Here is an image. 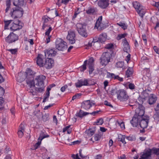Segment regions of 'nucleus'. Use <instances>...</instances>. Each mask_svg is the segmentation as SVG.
<instances>
[{
    "instance_id": "nucleus-2",
    "label": "nucleus",
    "mask_w": 159,
    "mask_h": 159,
    "mask_svg": "<svg viewBox=\"0 0 159 159\" xmlns=\"http://www.w3.org/2000/svg\"><path fill=\"white\" fill-rule=\"evenodd\" d=\"M35 74V72L30 68H28L24 74L21 73H19L16 77L17 81L21 83L25 80L27 85L31 88L32 86L34 85L33 80Z\"/></svg>"
},
{
    "instance_id": "nucleus-51",
    "label": "nucleus",
    "mask_w": 159,
    "mask_h": 159,
    "mask_svg": "<svg viewBox=\"0 0 159 159\" xmlns=\"http://www.w3.org/2000/svg\"><path fill=\"white\" fill-rule=\"evenodd\" d=\"M7 50L13 54H15L17 51V49H8Z\"/></svg>"
},
{
    "instance_id": "nucleus-33",
    "label": "nucleus",
    "mask_w": 159,
    "mask_h": 159,
    "mask_svg": "<svg viewBox=\"0 0 159 159\" xmlns=\"http://www.w3.org/2000/svg\"><path fill=\"white\" fill-rule=\"evenodd\" d=\"M44 85L37 86V87L35 88V90L39 93L43 92L44 90Z\"/></svg>"
},
{
    "instance_id": "nucleus-31",
    "label": "nucleus",
    "mask_w": 159,
    "mask_h": 159,
    "mask_svg": "<svg viewBox=\"0 0 159 159\" xmlns=\"http://www.w3.org/2000/svg\"><path fill=\"white\" fill-rule=\"evenodd\" d=\"M11 0H6V8L5 9L6 13H7L11 8Z\"/></svg>"
},
{
    "instance_id": "nucleus-63",
    "label": "nucleus",
    "mask_w": 159,
    "mask_h": 159,
    "mask_svg": "<svg viewBox=\"0 0 159 159\" xmlns=\"http://www.w3.org/2000/svg\"><path fill=\"white\" fill-rule=\"evenodd\" d=\"M18 134L19 137L20 138H22L23 135V131H22L20 130H19L18 132Z\"/></svg>"
},
{
    "instance_id": "nucleus-20",
    "label": "nucleus",
    "mask_w": 159,
    "mask_h": 159,
    "mask_svg": "<svg viewBox=\"0 0 159 159\" xmlns=\"http://www.w3.org/2000/svg\"><path fill=\"white\" fill-rule=\"evenodd\" d=\"M151 150L149 149L144 152L141 156V158L139 159H148L151 157Z\"/></svg>"
},
{
    "instance_id": "nucleus-11",
    "label": "nucleus",
    "mask_w": 159,
    "mask_h": 159,
    "mask_svg": "<svg viewBox=\"0 0 159 159\" xmlns=\"http://www.w3.org/2000/svg\"><path fill=\"white\" fill-rule=\"evenodd\" d=\"M22 24L18 20L13 21L10 25V29L15 31L21 29L23 27Z\"/></svg>"
},
{
    "instance_id": "nucleus-41",
    "label": "nucleus",
    "mask_w": 159,
    "mask_h": 159,
    "mask_svg": "<svg viewBox=\"0 0 159 159\" xmlns=\"http://www.w3.org/2000/svg\"><path fill=\"white\" fill-rule=\"evenodd\" d=\"M75 85L77 88H80L83 86L82 80H78L77 82L75 83Z\"/></svg>"
},
{
    "instance_id": "nucleus-17",
    "label": "nucleus",
    "mask_w": 159,
    "mask_h": 159,
    "mask_svg": "<svg viewBox=\"0 0 159 159\" xmlns=\"http://www.w3.org/2000/svg\"><path fill=\"white\" fill-rule=\"evenodd\" d=\"M157 100V97L154 94H151L149 97L148 102L150 105H152L155 103Z\"/></svg>"
},
{
    "instance_id": "nucleus-21",
    "label": "nucleus",
    "mask_w": 159,
    "mask_h": 159,
    "mask_svg": "<svg viewBox=\"0 0 159 159\" xmlns=\"http://www.w3.org/2000/svg\"><path fill=\"white\" fill-rule=\"evenodd\" d=\"M92 104L90 101L89 100L85 101L83 103L82 106L86 110L89 109L92 106Z\"/></svg>"
},
{
    "instance_id": "nucleus-44",
    "label": "nucleus",
    "mask_w": 159,
    "mask_h": 159,
    "mask_svg": "<svg viewBox=\"0 0 159 159\" xmlns=\"http://www.w3.org/2000/svg\"><path fill=\"white\" fill-rule=\"evenodd\" d=\"M89 66V73L90 75L91 74L93 70H94V65H88Z\"/></svg>"
},
{
    "instance_id": "nucleus-25",
    "label": "nucleus",
    "mask_w": 159,
    "mask_h": 159,
    "mask_svg": "<svg viewBox=\"0 0 159 159\" xmlns=\"http://www.w3.org/2000/svg\"><path fill=\"white\" fill-rule=\"evenodd\" d=\"M107 38V35L105 33H102L100 34L98 38L99 42L103 43L105 42Z\"/></svg>"
},
{
    "instance_id": "nucleus-29",
    "label": "nucleus",
    "mask_w": 159,
    "mask_h": 159,
    "mask_svg": "<svg viewBox=\"0 0 159 159\" xmlns=\"http://www.w3.org/2000/svg\"><path fill=\"white\" fill-rule=\"evenodd\" d=\"M133 73V70L132 67H129L126 71L125 76L128 78L131 76Z\"/></svg>"
},
{
    "instance_id": "nucleus-6",
    "label": "nucleus",
    "mask_w": 159,
    "mask_h": 159,
    "mask_svg": "<svg viewBox=\"0 0 159 159\" xmlns=\"http://www.w3.org/2000/svg\"><path fill=\"white\" fill-rule=\"evenodd\" d=\"M77 30L79 34L82 36L87 37L88 34L86 29V25L84 24L78 23L76 25Z\"/></svg>"
},
{
    "instance_id": "nucleus-42",
    "label": "nucleus",
    "mask_w": 159,
    "mask_h": 159,
    "mask_svg": "<svg viewBox=\"0 0 159 159\" xmlns=\"http://www.w3.org/2000/svg\"><path fill=\"white\" fill-rule=\"evenodd\" d=\"M13 20H8L4 21L5 23V29H7L8 26L11 24L13 22Z\"/></svg>"
},
{
    "instance_id": "nucleus-10",
    "label": "nucleus",
    "mask_w": 159,
    "mask_h": 159,
    "mask_svg": "<svg viewBox=\"0 0 159 159\" xmlns=\"http://www.w3.org/2000/svg\"><path fill=\"white\" fill-rule=\"evenodd\" d=\"M139 121V125L141 128L145 129L146 128L149 122V118L148 116H142Z\"/></svg>"
},
{
    "instance_id": "nucleus-19",
    "label": "nucleus",
    "mask_w": 159,
    "mask_h": 159,
    "mask_svg": "<svg viewBox=\"0 0 159 159\" xmlns=\"http://www.w3.org/2000/svg\"><path fill=\"white\" fill-rule=\"evenodd\" d=\"M43 56L42 55L39 54L37 57V64L40 67L43 66L44 62L43 60Z\"/></svg>"
},
{
    "instance_id": "nucleus-64",
    "label": "nucleus",
    "mask_w": 159,
    "mask_h": 159,
    "mask_svg": "<svg viewBox=\"0 0 159 159\" xmlns=\"http://www.w3.org/2000/svg\"><path fill=\"white\" fill-rule=\"evenodd\" d=\"M72 157L73 159H80L79 157L78 154H77L76 155L74 154L72 156Z\"/></svg>"
},
{
    "instance_id": "nucleus-43",
    "label": "nucleus",
    "mask_w": 159,
    "mask_h": 159,
    "mask_svg": "<svg viewBox=\"0 0 159 159\" xmlns=\"http://www.w3.org/2000/svg\"><path fill=\"white\" fill-rule=\"evenodd\" d=\"M117 24L119 26L121 27V28L124 30L126 29L127 28V25H126L124 23L120 22L119 23H117Z\"/></svg>"
},
{
    "instance_id": "nucleus-54",
    "label": "nucleus",
    "mask_w": 159,
    "mask_h": 159,
    "mask_svg": "<svg viewBox=\"0 0 159 159\" xmlns=\"http://www.w3.org/2000/svg\"><path fill=\"white\" fill-rule=\"evenodd\" d=\"M118 125H119L122 129H125V126L124 122H118Z\"/></svg>"
},
{
    "instance_id": "nucleus-34",
    "label": "nucleus",
    "mask_w": 159,
    "mask_h": 159,
    "mask_svg": "<svg viewBox=\"0 0 159 159\" xmlns=\"http://www.w3.org/2000/svg\"><path fill=\"white\" fill-rule=\"evenodd\" d=\"M125 138H126V137L125 135L120 134L118 136V141L121 142L122 143L125 144L126 143L125 141Z\"/></svg>"
},
{
    "instance_id": "nucleus-52",
    "label": "nucleus",
    "mask_w": 159,
    "mask_h": 159,
    "mask_svg": "<svg viewBox=\"0 0 159 159\" xmlns=\"http://www.w3.org/2000/svg\"><path fill=\"white\" fill-rule=\"evenodd\" d=\"M113 45L112 43H108L106 45L105 48L107 49H110L112 48Z\"/></svg>"
},
{
    "instance_id": "nucleus-39",
    "label": "nucleus",
    "mask_w": 159,
    "mask_h": 159,
    "mask_svg": "<svg viewBox=\"0 0 159 159\" xmlns=\"http://www.w3.org/2000/svg\"><path fill=\"white\" fill-rule=\"evenodd\" d=\"M155 120L157 122L159 121V111H156L153 116Z\"/></svg>"
},
{
    "instance_id": "nucleus-9",
    "label": "nucleus",
    "mask_w": 159,
    "mask_h": 159,
    "mask_svg": "<svg viewBox=\"0 0 159 159\" xmlns=\"http://www.w3.org/2000/svg\"><path fill=\"white\" fill-rule=\"evenodd\" d=\"M45 79V76L43 75H40L37 76L34 79H34L33 80L34 85L33 86H32L31 88L34 87L35 85L36 86L44 85V81Z\"/></svg>"
},
{
    "instance_id": "nucleus-40",
    "label": "nucleus",
    "mask_w": 159,
    "mask_h": 159,
    "mask_svg": "<svg viewBox=\"0 0 159 159\" xmlns=\"http://www.w3.org/2000/svg\"><path fill=\"white\" fill-rule=\"evenodd\" d=\"M151 152L157 155H159V148H153L151 149Z\"/></svg>"
},
{
    "instance_id": "nucleus-46",
    "label": "nucleus",
    "mask_w": 159,
    "mask_h": 159,
    "mask_svg": "<svg viewBox=\"0 0 159 159\" xmlns=\"http://www.w3.org/2000/svg\"><path fill=\"white\" fill-rule=\"evenodd\" d=\"M87 133L89 136H91L94 134L95 131L91 129H89L87 131Z\"/></svg>"
},
{
    "instance_id": "nucleus-55",
    "label": "nucleus",
    "mask_w": 159,
    "mask_h": 159,
    "mask_svg": "<svg viewBox=\"0 0 159 159\" xmlns=\"http://www.w3.org/2000/svg\"><path fill=\"white\" fill-rule=\"evenodd\" d=\"M30 88V89H29V92L30 93V94H31L32 95H34L36 94V92L34 91L33 90V89H34V87H32L30 88V87H29Z\"/></svg>"
},
{
    "instance_id": "nucleus-12",
    "label": "nucleus",
    "mask_w": 159,
    "mask_h": 159,
    "mask_svg": "<svg viewBox=\"0 0 159 159\" xmlns=\"http://www.w3.org/2000/svg\"><path fill=\"white\" fill-rule=\"evenodd\" d=\"M18 39V36L13 33H11L6 38V41L9 43L15 42Z\"/></svg>"
},
{
    "instance_id": "nucleus-8",
    "label": "nucleus",
    "mask_w": 159,
    "mask_h": 159,
    "mask_svg": "<svg viewBox=\"0 0 159 159\" xmlns=\"http://www.w3.org/2000/svg\"><path fill=\"white\" fill-rule=\"evenodd\" d=\"M56 48L59 50L63 51L66 49V43L61 39H58L55 42Z\"/></svg>"
},
{
    "instance_id": "nucleus-32",
    "label": "nucleus",
    "mask_w": 159,
    "mask_h": 159,
    "mask_svg": "<svg viewBox=\"0 0 159 159\" xmlns=\"http://www.w3.org/2000/svg\"><path fill=\"white\" fill-rule=\"evenodd\" d=\"M49 137V135L48 134H45L44 133L43 131H41L40 133L39 137L38 139V140H42L44 138H48Z\"/></svg>"
},
{
    "instance_id": "nucleus-60",
    "label": "nucleus",
    "mask_w": 159,
    "mask_h": 159,
    "mask_svg": "<svg viewBox=\"0 0 159 159\" xmlns=\"http://www.w3.org/2000/svg\"><path fill=\"white\" fill-rule=\"evenodd\" d=\"M52 30V27H49L48 29L45 32V34L46 35H47L48 36L49 35L50 33V32Z\"/></svg>"
},
{
    "instance_id": "nucleus-18",
    "label": "nucleus",
    "mask_w": 159,
    "mask_h": 159,
    "mask_svg": "<svg viewBox=\"0 0 159 159\" xmlns=\"http://www.w3.org/2000/svg\"><path fill=\"white\" fill-rule=\"evenodd\" d=\"M122 43L123 46V50L125 52L128 53V51L130 50V47L126 39H125L123 40Z\"/></svg>"
},
{
    "instance_id": "nucleus-36",
    "label": "nucleus",
    "mask_w": 159,
    "mask_h": 159,
    "mask_svg": "<svg viewBox=\"0 0 159 159\" xmlns=\"http://www.w3.org/2000/svg\"><path fill=\"white\" fill-rule=\"evenodd\" d=\"M70 125H69L64 128L63 129V132H65L67 131L68 134H70L72 131V129H70Z\"/></svg>"
},
{
    "instance_id": "nucleus-16",
    "label": "nucleus",
    "mask_w": 159,
    "mask_h": 159,
    "mask_svg": "<svg viewBox=\"0 0 159 159\" xmlns=\"http://www.w3.org/2000/svg\"><path fill=\"white\" fill-rule=\"evenodd\" d=\"M54 61L51 58H48L46 59L44 63L43 66L47 69H51L53 64Z\"/></svg>"
},
{
    "instance_id": "nucleus-14",
    "label": "nucleus",
    "mask_w": 159,
    "mask_h": 159,
    "mask_svg": "<svg viewBox=\"0 0 159 159\" xmlns=\"http://www.w3.org/2000/svg\"><path fill=\"white\" fill-rule=\"evenodd\" d=\"M109 0H99L97 4L98 6L101 9H105L109 5Z\"/></svg>"
},
{
    "instance_id": "nucleus-5",
    "label": "nucleus",
    "mask_w": 159,
    "mask_h": 159,
    "mask_svg": "<svg viewBox=\"0 0 159 159\" xmlns=\"http://www.w3.org/2000/svg\"><path fill=\"white\" fill-rule=\"evenodd\" d=\"M133 5L139 15L141 17H143L146 12L145 7L137 1L134 2Z\"/></svg>"
},
{
    "instance_id": "nucleus-61",
    "label": "nucleus",
    "mask_w": 159,
    "mask_h": 159,
    "mask_svg": "<svg viewBox=\"0 0 159 159\" xmlns=\"http://www.w3.org/2000/svg\"><path fill=\"white\" fill-rule=\"evenodd\" d=\"M81 142L79 140H77L75 141H74L71 143L70 144H69V145H75L76 144H79Z\"/></svg>"
},
{
    "instance_id": "nucleus-27",
    "label": "nucleus",
    "mask_w": 159,
    "mask_h": 159,
    "mask_svg": "<svg viewBox=\"0 0 159 159\" xmlns=\"http://www.w3.org/2000/svg\"><path fill=\"white\" fill-rule=\"evenodd\" d=\"M48 17L46 16H43L42 18L43 20V24L42 26V29L44 30L46 26H48L47 24H46L49 21ZM49 19H50L49 18Z\"/></svg>"
},
{
    "instance_id": "nucleus-4",
    "label": "nucleus",
    "mask_w": 159,
    "mask_h": 159,
    "mask_svg": "<svg viewBox=\"0 0 159 159\" xmlns=\"http://www.w3.org/2000/svg\"><path fill=\"white\" fill-rule=\"evenodd\" d=\"M111 56V55L109 52L103 53L100 58L101 65L104 66L107 65L110 62Z\"/></svg>"
},
{
    "instance_id": "nucleus-28",
    "label": "nucleus",
    "mask_w": 159,
    "mask_h": 159,
    "mask_svg": "<svg viewBox=\"0 0 159 159\" xmlns=\"http://www.w3.org/2000/svg\"><path fill=\"white\" fill-rule=\"evenodd\" d=\"M102 19V16H99L96 21L95 27H97L98 29L99 27L101 28L102 26L101 21Z\"/></svg>"
},
{
    "instance_id": "nucleus-38",
    "label": "nucleus",
    "mask_w": 159,
    "mask_h": 159,
    "mask_svg": "<svg viewBox=\"0 0 159 159\" xmlns=\"http://www.w3.org/2000/svg\"><path fill=\"white\" fill-rule=\"evenodd\" d=\"M87 64V60L84 61L83 65L80 67V70L81 71H83L86 69V65Z\"/></svg>"
},
{
    "instance_id": "nucleus-58",
    "label": "nucleus",
    "mask_w": 159,
    "mask_h": 159,
    "mask_svg": "<svg viewBox=\"0 0 159 159\" xmlns=\"http://www.w3.org/2000/svg\"><path fill=\"white\" fill-rule=\"evenodd\" d=\"M41 141L40 140H38V142H37L34 145V148L35 149H37L39 146L40 145L41 143Z\"/></svg>"
},
{
    "instance_id": "nucleus-37",
    "label": "nucleus",
    "mask_w": 159,
    "mask_h": 159,
    "mask_svg": "<svg viewBox=\"0 0 159 159\" xmlns=\"http://www.w3.org/2000/svg\"><path fill=\"white\" fill-rule=\"evenodd\" d=\"M127 34L126 33L118 34L117 36L116 37V39L118 40H119L121 39L124 38L127 36Z\"/></svg>"
},
{
    "instance_id": "nucleus-47",
    "label": "nucleus",
    "mask_w": 159,
    "mask_h": 159,
    "mask_svg": "<svg viewBox=\"0 0 159 159\" xmlns=\"http://www.w3.org/2000/svg\"><path fill=\"white\" fill-rule=\"evenodd\" d=\"M42 120L44 121H46L49 120V115L47 114H45L42 116Z\"/></svg>"
},
{
    "instance_id": "nucleus-1",
    "label": "nucleus",
    "mask_w": 159,
    "mask_h": 159,
    "mask_svg": "<svg viewBox=\"0 0 159 159\" xmlns=\"http://www.w3.org/2000/svg\"><path fill=\"white\" fill-rule=\"evenodd\" d=\"M129 105L132 107V109H135L138 106V107L135 110V114L130 121V123L133 127H137L138 124H139L142 116H143L144 114V107L140 103L138 102L136 103V105Z\"/></svg>"
},
{
    "instance_id": "nucleus-50",
    "label": "nucleus",
    "mask_w": 159,
    "mask_h": 159,
    "mask_svg": "<svg viewBox=\"0 0 159 159\" xmlns=\"http://www.w3.org/2000/svg\"><path fill=\"white\" fill-rule=\"evenodd\" d=\"M81 95V94L80 93H77L72 98V100H74L76 98H79Z\"/></svg>"
},
{
    "instance_id": "nucleus-22",
    "label": "nucleus",
    "mask_w": 159,
    "mask_h": 159,
    "mask_svg": "<svg viewBox=\"0 0 159 159\" xmlns=\"http://www.w3.org/2000/svg\"><path fill=\"white\" fill-rule=\"evenodd\" d=\"M107 75L108 77L114 78L115 79H117L120 81H123L122 78L119 77L118 75H116L113 73L107 72Z\"/></svg>"
},
{
    "instance_id": "nucleus-30",
    "label": "nucleus",
    "mask_w": 159,
    "mask_h": 159,
    "mask_svg": "<svg viewBox=\"0 0 159 159\" xmlns=\"http://www.w3.org/2000/svg\"><path fill=\"white\" fill-rule=\"evenodd\" d=\"M86 12L89 14H94L96 12V10L93 7H90L86 10Z\"/></svg>"
},
{
    "instance_id": "nucleus-57",
    "label": "nucleus",
    "mask_w": 159,
    "mask_h": 159,
    "mask_svg": "<svg viewBox=\"0 0 159 159\" xmlns=\"http://www.w3.org/2000/svg\"><path fill=\"white\" fill-rule=\"evenodd\" d=\"M100 135L98 134H96L94 135V139L95 141H97L100 139Z\"/></svg>"
},
{
    "instance_id": "nucleus-62",
    "label": "nucleus",
    "mask_w": 159,
    "mask_h": 159,
    "mask_svg": "<svg viewBox=\"0 0 159 159\" xmlns=\"http://www.w3.org/2000/svg\"><path fill=\"white\" fill-rule=\"evenodd\" d=\"M5 93V90L2 87L0 86V96L3 95Z\"/></svg>"
},
{
    "instance_id": "nucleus-45",
    "label": "nucleus",
    "mask_w": 159,
    "mask_h": 159,
    "mask_svg": "<svg viewBox=\"0 0 159 159\" xmlns=\"http://www.w3.org/2000/svg\"><path fill=\"white\" fill-rule=\"evenodd\" d=\"M82 150L80 149L79 151L80 156L82 158L87 157V155L84 153V152H82Z\"/></svg>"
},
{
    "instance_id": "nucleus-49",
    "label": "nucleus",
    "mask_w": 159,
    "mask_h": 159,
    "mask_svg": "<svg viewBox=\"0 0 159 159\" xmlns=\"http://www.w3.org/2000/svg\"><path fill=\"white\" fill-rule=\"evenodd\" d=\"M50 96V94L47 93H46L45 96L44 97L43 99V102H45L48 99Z\"/></svg>"
},
{
    "instance_id": "nucleus-24",
    "label": "nucleus",
    "mask_w": 159,
    "mask_h": 159,
    "mask_svg": "<svg viewBox=\"0 0 159 159\" xmlns=\"http://www.w3.org/2000/svg\"><path fill=\"white\" fill-rule=\"evenodd\" d=\"M150 92L149 90L148 89L143 91L141 94L142 98L145 99L147 97L148 98L150 94Z\"/></svg>"
},
{
    "instance_id": "nucleus-23",
    "label": "nucleus",
    "mask_w": 159,
    "mask_h": 159,
    "mask_svg": "<svg viewBox=\"0 0 159 159\" xmlns=\"http://www.w3.org/2000/svg\"><path fill=\"white\" fill-rule=\"evenodd\" d=\"M13 4L15 7H18L22 6L24 5V0H11Z\"/></svg>"
},
{
    "instance_id": "nucleus-15",
    "label": "nucleus",
    "mask_w": 159,
    "mask_h": 159,
    "mask_svg": "<svg viewBox=\"0 0 159 159\" xmlns=\"http://www.w3.org/2000/svg\"><path fill=\"white\" fill-rule=\"evenodd\" d=\"M45 56L46 57H51L55 56L57 53V52L54 49H49L44 51Z\"/></svg>"
},
{
    "instance_id": "nucleus-7",
    "label": "nucleus",
    "mask_w": 159,
    "mask_h": 159,
    "mask_svg": "<svg viewBox=\"0 0 159 159\" xmlns=\"http://www.w3.org/2000/svg\"><path fill=\"white\" fill-rule=\"evenodd\" d=\"M117 98L118 99L121 101H125L127 100L128 96L126 92L124 90L120 89L116 92Z\"/></svg>"
},
{
    "instance_id": "nucleus-48",
    "label": "nucleus",
    "mask_w": 159,
    "mask_h": 159,
    "mask_svg": "<svg viewBox=\"0 0 159 159\" xmlns=\"http://www.w3.org/2000/svg\"><path fill=\"white\" fill-rule=\"evenodd\" d=\"M94 60L93 57H91L90 58L88 61V65H94Z\"/></svg>"
},
{
    "instance_id": "nucleus-3",
    "label": "nucleus",
    "mask_w": 159,
    "mask_h": 159,
    "mask_svg": "<svg viewBox=\"0 0 159 159\" xmlns=\"http://www.w3.org/2000/svg\"><path fill=\"white\" fill-rule=\"evenodd\" d=\"M23 12V9L21 7H15L11 10L10 14L12 18H19L22 16Z\"/></svg>"
},
{
    "instance_id": "nucleus-53",
    "label": "nucleus",
    "mask_w": 159,
    "mask_h": 159,
    "mask_svg": "<svg viewBox=\"0 0 159 159\" xmlns=\"http://www.w3.org/2000/svg\"><path fill=\"white\" fill-rule=\"evenodd\" d=\"M129 88L131 90L134 89H135V86L134 84L130 83L128 85Z\"/></svg>"
},
{
    "instance_id": "nucleus-59",
    "label": "nucleus",
    "mask_w": 159,
    "mask_h": 159,
    "mask_svg": "<svg viewBox=\"0 0 159 159\" xmlns=\"http://www.w3.org/2000/svg\"><path fill=\"white\" fill-rule=\"evenodd\" d=\"M98 125H102L103 123V119L102 118H101L97 120V122Z\"/></svg>"
},
{
    "instance_id": "nucleus-35",
    "label": "nucleus",
    "mask_w": 159,
    "mask_h": 159,
    "mask_svg": "<svg viewBox=\"0 0 159 159\" xmlns=\"http://www.w3.org/2000/svg\"><path fill=\"white\" fill-rule=\"evenodd\" d=\"M124 62L123 61H118L116 63V66L117 68H122L123 70L125 68H124Z\"/></svg>"
},
{
    "instance_id": "nucleus-13",
    "label": "nucleus",
    "mask_w": 159,
    "mask_h": 159,
    "mask_svg": "<svg viewBox=\"0 0 159 159\" xmlns=\"http://www.w3.org/2000/svg\"><path fill=\"white\" fill-rule=\"evenodd\" d=\"M75 35L74 31L70 30L68 31V34L67 36V39L69 41V42L71 44L75 43Z\"/></svg>"
},
{
    "instance_id": "nucleus-26",
    "label": "nucleus",
    "mask_w": 159,
    "mask_h": 159,
    "mask_svg": "<svg viewBox=\"0 0 159 159\" xmlns=\"http://www.w3.org/2000/svg\"><path fill=\"white\" fill-rule=\"evenodd\" d=\"M89 114V113L86 112H84L83 111L80 110V111L76 114V116L80 118H82L84 116H85Z\"/></svg>"
},
{
    "instance_id": "nucleus-56",
    "label": "nucleus",
    "mask_w": 159,
    "mask_h": 159,
    "mask_svg": "<svg viewBox=\"0 0 159 159\" xmlns=\"http://www.w3.org/2000/svg\"><path fill=\"white\" fill-rule=\"evenodd\" d=\"M82 83L83 85L88 86L89 84L88 80L86 79L84 80H82Z\"/></svg>"
}]
</instances>
